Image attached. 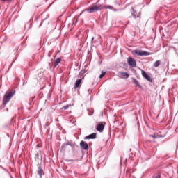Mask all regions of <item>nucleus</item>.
<instances>
[{
	"label": "nucleus",
	"mask_w": 178,
	"mask_h": 178,
	"mask_svg": "<svg viewBox=\"0 0 178 178\" xmlns=\"http://www.w3.org/2000/svg\"><path fill=\"white\" fill-rule=\"evenodd\" d=\"M67 145H70V144H69V143H67Z\"/></svg>",
	"instance_id": "nucleus-28"
},
{
	"label": "nucleus",
	"mask_w": 178,
	"mask_h": 178,
	"mask_svg": "<svg viewBox=\"0 0 178 178\" xmlns=\"http://www.w3.org/2000/svg\"><path fill=\"white\" fill-rule=\"evenodd\" d=\"M44 20H47V18H45L42 22H41V24H40V26L41 27V26H42V24L44 23Z\"/></svg>",
	"instance_id": "nucleus-22"
},
{
	"label": "nucleus",
	"mask_w": 178,
	"mask_h": 178,
	"mask_svg": "<svg viewBox=\"0 0 178 178\" xmlns=\"http://www.w3.org/2000/svg\"><path fill=\"white\" fill-rule=\"evenodd\" d=\"M83 80L81 79H77L75 82L74 88H79V87H81V83Z\"/></svg>",
	"instance_id": "nucleus-10"
},
{
	"label": "nucleus",
	"mask_w": 178,
	"mask_h": 178,
	"mask_svg": "<svg viewBox=\"0 0 178 178\" xmlns=\"http://www.w3.org/2000/svg\"><path fill=\"white\" fill-rule=\"evenodd\" d=\"M106 74V72H102V74L99 76V79H102V77H104V76H105Z\"/></svg>",
	"instance_id": "nucleus-17"
},
{
	"label": "nucleus",
	"mask_w": 178,
	"mask_h": 178,
	"mask_svg": "<svg viewBox=\"0 0 178 178\" xmlns=\"http://www.w3.org/2000/svg\"><path fill=\"white\" fill-rule=\"evenodd\" d=\"M149 137H152V138L156 139V135L155 134L149 135Z\"/></svg>",
	"instance_id": "nucleus-20"
},
{
	"label": "nucleus",
	"mask_w": 178,
	"mask_h": 178,
	"mask_svg": "<svg viewBox=\"0 0 178 178\" xmlns=\"http://www.w3.org/2000/svg\"><path fill=\"white\" fill-rule=\"evenodd\" d=\"M79 145L81 149H84L85 151H87L88 149V143H87L84 140L81 141Z\"/></svg>",
	"instance_id": "nucleus-7"
},
{
	"label": "nucleus",
	"mask_w": 178,
	"mask_h": 178,
	"mask_svg": "<svg viewBox=\"0 0 178 178\" xmlns=\"http://www.w3.org/2000/svg\"><path fill=\"white\" fill-rule=\"evenodd\" d=\"M132 80H133V83L135 84L136 87H138L139 88H143L141 85H140V82H138V81H137V79L132 78Z\"/></svg>",
	"instance_id": "nucleus-13"
},
{
	"label": "nucleus",
	"mask_w": 178,
	"mask_h": 178,
	"mask_svg": "<svg viewBox=\"0 0 178 178\" xmlns=\"http://www.w3.org/2000/svg\"><path fill=\"white\" fill-rule=\"evenodd\" d=\"M102 9H113V6H104L102 4H98V2H96L91 6H90L88 8L83 10L80 14L79 16H81L83 13L87 12L88 13H95L96 12H99V10H102Z\"/></svg>",
	"instance_id": "nucleus-1"
},
{
	"label": "nucleus",
	"mask_w": 178,
	"mask_h": 178,
	"mask_svg": "<svg viewBox=\"0 0 178 178\" xmlns=\"http://www.w3.org/2000/svg\"><path fill=\"white\" fill-rule=\"evenodd\" d=\"M119 74L121 79H129V74L127 72H120Z\"/></svg>",
	"instance_id": "nucleus-12"
},
{
	"label": "nucleus",
	"mask_w": 178,
	"mask_h": 178,
	"mask_svg": "<svg viewBox=\"0 0 178 178\" xmlns=\"http://www.w3.org/2000/svg\"><path fill=\"white\" fill-rule=\"evenodd\" d=\"M0 1H3V2H6L8 1H12V0H0Z\"/></svg>",
	"instance_id": "nucleus-23"
},
{
	"label": "nucleus",
	"mask_w": 178,
	"mask_h": 178,
	"mask_svg": "<svg viewBox=\"0 0 178 178\" xmlns=\"http://www.w3.org/2000/svg\"><path fill=\"white\" fill-rule=\"evenodd\" d=\"M159 65H161V61H160V60H156V61L154 63L153 66H154V67H159Z\"/></svg>",
	"instance_id": "nucleus-16"
},
{
	"label": "nucleus",
	"mask_w": 178,
	"mask_h": 178,
	"mask_svg": "<svg viewBox=\"0 0 178 178\" xmlns=\"http://www.w3.org/2000/svg\"><path fill=\"white\" fill-rule=\"evenodd\" d=\"M127 62L129 66H131V67H136L137 66V63L136 62V60L131 57H129L127 58Z\"/></svg>",
	"instance_id": "nucleus-4"
},
{
	"label": "nucleus",
	"mask_w": 178,
	"mask_h": 178,
	"mask_svg": "<svg viewBox=\"0 0 178 178\" xmlns=\"http://www.w3.org/2000/svg\"><path fill=\"white\" fill-rule=\"evenodd\" d=\"M69 106H70L66 105V106L63 107V109H64V111H66L67 109H69Z\"/></svg>",
	"instance_id": "nucleus-19"
},
{
	"label": "nucleus",
	"mask_w": 178,
	"mask_h": 178,
	"mask_svg": "<svg viewBox=\"0 0 178 178\" xmlns=\"http://www.w3.org/2000/svg\"><path fill=\"white\" fill-rule=\"evenodd\" d=\"M132 54L135 56H148L151 55V53L143 50H134L132 51Z\"/></svg>",
	"instance_id": "nucleus-3"
},
{
	"label": "nucleus",
	"mask_w": 178,
	"mask_h": 178,
	"mask_svg": "<svg viewBox=\"0 0 178 178\" xmlns=\"http://www.w3.org/2000/svg\"><path fill=\"white\" fill-rule=\"evenodd\" d=\"M131 16L134 19H138V17H141V13H137V11H136L134 8H131Z\"/></svg>",
	"instance_id": "nucleus-6"
},
{
	"label": "nucleus",
	"mask_w": 178,
	"mask_h": 178,
	"mask_svg": "<svg viewBox=\"0 0 178 178\" xmlns=\"http://www.w3.org/2000/svg\"><path fill=\"white\" fill-rule=\"evenodd\" d=\"M141 73L144 79L147 80V81H149V83H152V79L151 78V76H149V75H148V74H147V72H145V71L141 70Z\"/></svg>",
	"instance_id": "nucleus-5"
},
{
	"label": "nucleus",
	"mask_w": 178,
	"mask_h": 178,
	"mask_svg": "<svg viewBox=\"0 0 178 178\" xmlns=\"http://www.w3.org/2000/svg\"><path fill=\"white\" fill-rule=\"evenodd\" d=\"M86 73V70H82L80 72H79V76L81 75H83V74H84Z\"/></svg>",
	"instance_id": "nucleus-18"
},
{
	"label": "nucleus",
	"mask_w": 178,
	"mask_h": 178,
	"mask_svg": "<svg viewBox=\"0 0 178 178\" xmlns=\"http://www.w3.org/2000/svg\"><path fill=\"white\" fill-rule=\"evenodd\" d=\"M42 172H44L42 168L41 167V165H39L38 168L37 173L38 175H39L40 178H42Z\"/></svg>",
	"instance_id": "nucleus-11"
},
{
	"label": "nucleus",
	"mask_w": 178,
	"mask_h": 178,
	"mask_svg": "<svg viewBox=\"0 0 178 178\" xmlns=\"http://www.w3.org/2000/svg\"><path fill=\"white\" fill-rule=\"evenodd\" d=\"M155 178H161V174H158V175L155 177Z\"/></svg>",
	"instance_id": "nucleus-21"
},
{
	"label": "nucleus",
	"mask_w": 178,
	"mask_h": 178,
	"mask_svg": "<svg viewBox=\"0 0 178 178\" xmlns=\"http://www.w3.org/2000/svg\"><path fill=\"white\" fill-rule=\"evenodd\" d=\"M16 94V90L11 89L6 92L3 99V105H6L10 99L13 97V95Z\"/></svg>",
	"instance_id": "nucleus-2"
},
{
	"label": "nucleus",
	"mask_w": 178,
	"mask_h": 178,
	"mask_svg": "<svg viewBox=\"0 0 178 178\" xmlns=\"http://www.w3.org/2000/svg\"><path fill=\"white\" fill-rule=\"evenodd\" d=\"M10 178H13V177H12V175L10 174Z\"/></svg>",
	"instance_id": "nucleus-26"
},
{
	"label": "nucleus",
	"mask_w": 178,
	"mask_h": 178,
	"mask_svg": "<svg viewBox=\"0 0 178 178\" xmlns=\"http://www.w3.org/2000/svg\"><path fill=\"white\" fill-rule=\"evenodd\" d=\"M48 56H49V58H51V53L48 54Z\"/></svg>",
	"instance_id": "nucleus-24"
},
{
	"label": "nucleus",
	"mask_w": 178,
	"mask_h": 178,
	"mask_svg": "<svg viewBox=\"0 0 178 178\" xmlns=\"http://www.w3.org/2000/svg\"><path fill=\"white\" fill-rule=\"evenodd\" d=\"M104 129H105L104 122L99 123L96 127V130H97L99 133H102V131H104Z\"/></svg>",
	"instance_id": "nucleus-8"
},
{
	"label": "nucleus",
	"mask_w": 178,
	"mask_h": 178,
	"mask_svg": "<svg viewBox=\"0 0 178 178\" xmlns=\"http://www.w3.org/2000/svg\"><path fill=\"white\" fill-rule=\"evenodd\" d=\"M74 160H69L68 162H73Z\"/></svg>",
	"instance_id": "nucleus-25"
},
{
	"label": "nucleus",
	"mask_w": 178,
	"mask_h": 178,
	"mask_svg": "<svg viewBox=\"0 0 178 178\" xmlns=\"http://www.w3.org/2000/svg\"><path fill=\"white\" fill-rule=\"evenodd\" d=\"M87 111L88 112H89L88 113L89 116H92V115H94V109L88 108Z\"/></svg>",
	"instance_id": "nucleus-15"
},
{
	"label": "nucleus",
	"mask_w": 178,
	"mask_h": 178,
	"mask_svg": "<svg viewBox=\"0 0 178 178\" xmlns=\"http://www.w3.org/2000/svg\"><path fill=\"white\" fill-rule=\"evenodd\" d=\"M117 10H118L117 9H114V10H113L114 12H116Z\"/></svg>",
	"instance_id": "nucleus-27"
},
{
	"label": "nucleus",
	"mask_w": 178,
	"mask_h": 178,
	"mask_svg": "<svg viewBox=\"0 0 178 178\" xmlns=\"http://www.w3.org/2000/svg\"><path fill=\"white\" fill-rule=\"evenodd\" d=\"M60 62H62V58H57V59L54 61V67H56V66H58V65H59V63H60Z\"/></svg>",
	"instance_id": "nucleus-14"
},
{
	"label": "nucleus",
	"mask_w": 178,
	"mask_h": 178,
	"mask_svg": "<svg viewBox=\"0 0 178 178\" xmlns=\"http://www.w3.org/2000/svg\"><path fill=\"white\" fill-rule=\"evenodd\" d=\"M97 138V133H93L84 138V140H95Z\"/></svg>",
	"instance_id": "nucleus-9"
}]
</instances>
